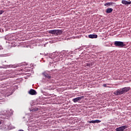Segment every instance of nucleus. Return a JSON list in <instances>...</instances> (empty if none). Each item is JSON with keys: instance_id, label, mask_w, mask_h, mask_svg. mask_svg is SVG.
<instances>
[{"instance_id": "nucleus-10", "label": "nucleus", "mask_w": 131, "mask_h": 131, "mask_svg": "<svg viewBox=\"0 0 131 131\" xmlns=\"http://www.w3.org/2000/svg\"><path fill=\"white\" fill-rule=\"evenodd\" d=\"M112 5H114V3L110 2V3H105L104 4V6L106 7L107 6H112Z\"/></svg>"}, {"instance_id": "nucleus-15", "label": "nucleus", "mask_w": 131, "mask_h": 131, "mask_svg": "<svg viewBox=\"0 0 131 131\" xmlns=\"http://www.w3.org/2000/svg\"><path fill=\"white\" fill-rule=\"evenodd\" d=\"M4 13V10H0V15H2Z\"/></svg>"}, {"instance_id": "nucleus-2", "label": "nucleus", "mask_w": 131, "mask_h": 131, "mask_svg": "<svg viewBox=\"0 0 131 131\" xmlns=\"http://www.w3.org/2000/svg\"><path fill=\"white\" fill-rule=\"evenodd\" d=\"M50 34H54V35H61L62 34V31L61 30H51L48 31Z\"/></svg>"}, {"instance_id": "nucleus-12", "label": "nucleus", "mask_w": 131, "mask_h": 131, "mask_svg": "<svg viewBox=\"0 0 131 131\" xmlns=\"http://www.w3.org/2000/svg\"><path fill=\"white\" fill-rule=\"evenodd\" d=\"M89 123H96L95 120L90 121L89 122Z\"/></svg>"}, {"instance_id": "nucleus-1", "label": "nucleus", "mask_w": 131, "mask_h": 131, "mask_svg": "<svg viewBox=\"0 0 131 131\" xmlns=\"http://www.w3.org/2000/svg\"><path fill=\"white\" fill-rule=\"evenodd\" d=\"M128 91H130V88L125 87L121 89L117 90L114 92V94L115 96H121V95H123L124 93H127Z\"/></svg>"}, {"instance_id": "nucleus-4", "label": "nucleus", "mask_w": 131, "mask_h": 131, "mask_svg": "<svg viewBox=\"0 0 131 131\" xmlns=\"http://www.w3.org/2000/svg\"><path fill=\"white\" fill-rule=\"evenodd\" d=\"M127 127H128V126L127 125L121 126L120 127L116 128V131H123L126 128H127Z\"/></svg>"}, {"instance_id": "nucleus-14", "label": "nucleus", "mask_w": 131, "mask_h": 131, "mask_svg": "<svg viewBox=\"0 0 131 131\" xmlns=\"http://www.w3.org/2000/svg\"><path fill=\"white\" fill-rule=\"evenodd\" d=\"M103 86H104V88H107V84H103Z\"/></svg>"}, {"instance_id": "nucleus-18", "label": "nucleus", "mask_w": 131, "mask_h": 131, "mask_svg": "<svg viewBox=\"0 0 131 131\" xmlns=\"http://www.w3.org/2000/svg\"><path fill=\"white\" fill-rule=\"evenodd\" d=\"M57 61H60V60H58Z\"/></svg>"}, {"instance_id": "nucleus-8", "label": "nucleus", "mask_w": 131, "mask_h": 131, "mask_svg": "<svg viewBox=\"0 0 131 131\" xmlns=\"http://www.w3.org/2000/svg\"><path fill=\"white\" fill-rule=\"evenodd\" d=\"M121 3L123 5H131V1L128 2L125 0H122Z\"/></svg>"}, {"instance_id": "nucleus-11", "label": "nucleus", "mask_w": 131, "mask_h": 131, "mask_svg": "<svg viewBox=\"0 0 131 131\" xmlns=\"http://www.w3.org/2000/svg\"><path fill=\"white\" fill-rule=\"evenodd\" d=\"M95 123H100V122H101V120H95Z\"/></svg>"}, {"instance_id": "nucleus-5", "label": "nucleus", "mask_w": 131, "mask_h": 131, "mask_svg": "<svg viewBox=\"0 0 131 131\" xmlns=\"http://www.w3.org/2000/svg\"><path fill=\"white\" fill-rule=\"evenodd\" d=\"M83 98V96L78 97L73 99L72 101L74 102V103H77L78 101H80V100H81Z\"/></svg>"}, {"instance_id": "nucleus-16", "label": "nucleus", "mask_w": 131, "mask_h": 131, "mask_svg": "<svg viewBox=\"0 0 131 131\" xmlns=\"http://www.w3.org/2000/svg\"><path fill=\"white\" fill-rule=\"evenodd\" d=\"M92 65H93V64L92 63H89L88 66H89V67H92Z\"/></svg>"}, {"instance_id": "nucleus-6", "label": "nucleus", "mask_w": 131, "mask_h": 131, "mask_svg": "<svg viewBox=\"0 0 131 131\" xmlns=\"http://www.w3.org/2000/svg\"><path fill=\"white\" fill-rule=\"evenodd\" d=\"M29 94L30 95H31L32 96H33L34 95H37V93L36 92V91L35 90H34L33 89H31L29 91Z\"/></svg>"}, {"instance_id": "nucleus-13", "label": "nucleus", "mask_w": 131, "mask_h": 131, "mask_svg": "<svg viewBox=\"0 0 131 131\" xmlns=\"http://www.w3.org/2000/svg\"><path fill=\"white\" fill-rule=\"evenodd\" d=\"M46 77H47V78H49V79H50L51 78V76L49 75H45Z\"/></svg>"}, {"instance_id": "nucleus-3", "label": "nucleus", "mask_w": 131, "mask_h": 131, "mask_svg": "<svg viewBox=\"0 0 131 131\" xmlns=\"http://www.w3.org/2000/svg\"><path fill=\"white\" fill-rule=\"evenodd\" d=\"M114 46L118 47L119 48H123L126 45L122 41H116L114 42Z\"/></svg>"}, {"instance_id": "nucleus-9", "label": "nucleus", "mask_w": 131, "mask_h": 131, "mask_svg": "<svg viewBox=\"0 0 131 131\" xmlns=\"http://www.w3.org/2000/svg\"><path fill=\"white\" fill-rule=\"evenodd\" d=\"M112 12H113V9L112 8H107L106 10L107 14H110V13H112Z\"/></svg>"}, {"instance_id": "nucleus-7", "label": "nucleus", "mask_w": 131, "mask_h": 131, "mask_svg": "<svg viewBox=\"0 0 131 131\" xmlns=\"http://www.w3.org/2000/svg\"><path fill=\"white\" fill-rule=\"evenodd\" d=\"M88 37L89 38H98V35L90 34L89 35Z\"/></svg>"}, {"instance_id": "nucleus-17", "label": "nucleus", "mask_w": 131, "mask_h": 131, "mask_svg": "<svg viewBox=\"0 0 131 131\" xmlns=\"http://www.w3.org/2000/svg\"><path fill=\"white\" fill-rule=\"evenodd\" d=\"M0 124H2V121H0Z\"/></svg>"}]
</instances>
